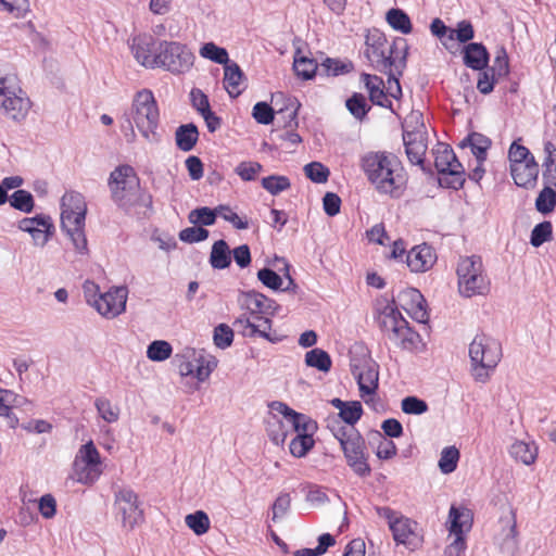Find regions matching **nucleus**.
I'll use <instances>...</instances> for the list:
<instances>
[{
	"mask_svg": "<svg viewBox=\"0 0 556 556\" xmlns=\"http://www.w3.org/2000/svg\"><path fill=\"white\" fill-rule=\"evenodd\" d=\"M94 407L99 416L108 424L117 422L121 416V409L117 405H114L106 397H97L94 401Z\"/></svg>",
	"mask_w": 556,
	"mask_h": 556,
	"instance_id": "nucleus-37",
	"label": "nucleus"
},
{
	"mask_svg": "<svg viewBox=\"0 0 556 556\" xmlns=\"http://www.w3.org/2000/svg\"><path fill=\"white\" fill-rule=\"evenodd\" d=\"M238 301L254 319L264 318L263 315H271L276 309L274 300L255 290L241 292Z\"/></svg>",
	"mask_w": 556,
	"mask_h": 556,
	"instance_id": "nucleus-17",
	"label": "nucleus"
},
{
	"mask_svg": "<svg viewBox=\"0 0 556 556\" xmlns=\"http://www.w3.org/2000/svg\"><path fill=\"white\" fill-rule=\"evenodd\" d=\"M434 154V166L437 170L445 175V177L440 179V182L455 190L462 188L465 182V170L453 150L447 146H440Z\"/></svg>",
	"mask_w": 556,
	"mask_h": 556,
	"instance_id": "nucleus-12",
	"label": "nucleus"
},
{
	"mask_svg": "<svg viewBox=\"0 0 556 556\" xmlns=\"http://www.w3.org/2000/svg\"><path fill=\"white\" fill-rule=\"evenodd\" d=\"M304 173L315 184L327 182L330 172L320 162H311L304 166Z\"/></svg>",
	"mask_w": 556,
	"mask_h": 556,
	"instance_id": "nucleus-51",
	"label": "nucleus"
},
{
	"mask_svg": "<svg viewBox=\"0 0 556 556\" xmlns=\"http://www.w3.org/2000/svg\"><path fill=\"white\" fill-rule=\"evenodd\" d=\"M378 323L389 340L403 350L414 351L420 342V336L393 304H388L380 313Z\"/></svg>",
	"mask_w": 556,
	"mask_h": 556,
	"instance_id": "nucleus-5",
	"label": "nucleus"
},
{
	"mask_svg": "<svg viewBox=\"0 0 556 556\" xmlns=\"http://www.w3.org/2000/svg\"><path fill=\"white\" fill-rule=\"evenodd\" d=\"M200 55L224 66L230 63L227 50L214 42L204 43L200 49Z\"/></svg>",
	"mask_w": 556,
	"mask_h": 556,
	"instance_id": "nucleus-42",
	"label": "nucleus"
},
{
	"mask_svg": "<svg viewBox=\"0 0 556 556\" xmlns=\"http://www.w3.org/2000/svg\"><path fill=\"white\" fill-rule=\"evenodd\" d=\"M233 341V330L226 324H219L214 329V343L219 349H226Z\"/></svg>",
	"mask_w": 556,
	"mask_h": 556,
	"instance_id": "nucleus-60",
	"label": "nucleus"
},
{
	"mask_svg": "<svg viewBox=\"0 0 556 556\" xmlns=\"http://www.w3.org/2000/svg\"><path fill=\"white\" fill-rule=\"evenodd\" d=\"M273 412H277L287 419V426L290 427V432L311 433L315 429V424L305 415L296 413L282 402L274 401L269 404Z\"/></svg>",
	"mask_w": 556,
	"mask_h": 556,
	"instance_id": "nucleus-18",
	"label": "nucleus"
},
{
	"mask_svg": "<svg viewBox=\"0 0 556 556\" xmlns=\"http://www.w3.org/2000/svg\"><path fill=\"white\" fill-rule=\"evenodd\" d=\"M233 326L240 331L244 337H254L260 336L265 339H269L268 331L271 328V321L269 318H257L247 317L242 315L238 317Z\"/></svg>",
	"mask_w": 556,
	"mask_h": 556,
	"instance_id": "nucleus-23",
	"label": "nucleus"
},
{
	"mask_svg": "<svg viewBox=\"0 0 556 556\" xmlns=\"http://www.w3.org/2000/svg\"><path fill=\"white\" fill-rule=\"evenodd\" d=\"M555 205L556 190H552L551 188L544 186L535 200V207L538 212L542 214H548L554 210Z\"/></svg>",
	"mask_w": 556,
	"mask_h": 556,
	"instance_id": "nucleus-48",
	"label": "nucleus"
},
{
	"mask_svg": "<svg viewBox=\"0 0 556 556\" xmlns=\"http://www.w3.org/2000/svg\"><path fill=\"white\" fill-rule=\"evenodd\" d=\"M242 79L243 73L237 63L230 62L224 66V86L231 98L241 94Z\"/></svg>",
	"mask_w": 556,
	"mask_h": 556,
	"instance_id": "nucleus-30",
	"label": "nucleus"
},
{
	"mask_svg": "<svg viewBox=\"0 0 556 556\" xmlns=\"http://www.w3.org/2000/svg\"><path fill=\"white\" fill-rule=\"evenodd\" d=\"M194 55L182 43L176 41L157 42L156 67L174 74L188 72L193 65Z\"/></svg>",
	"mask_w": 556,
	"mask_h": 556,
	"instance_id": "nucleus-11",
	"label": "nucleus"
},
{
	"mask_svg": "<svg viewBox=\"0 0 556 556\" xmlns=\"http://www.w3.org/2000/svg\"><path fill=\"white\" fill-rule=\"evenodd\" d=\"M510 174L517 186L531 188L538 179L539 165L534 159H530V161L526 163L511 165Z\"/></svg>",
	"mask_w": 556,
	"mask_h": 556,
	"instance_id": "nucleus-25",
	"label": "nucleus"
},
{
	"mask_svg": "<svg viewBox=\"0 0 556 556\" xmlns=\"http://www.w3.org/2000/svg\"><path fill=\"white\" fill-rule=\"evenodd\" d=\"M435 261V255L432 249L427 245H417L413 248L406 257L407 266L412 271L419 273L429 269Z\"/></svg>",
	"mask_w": 556,
	"mask_h": 556,
	"instance_id": "nucleus-24",
	"label": "nucleus"
},
{
	"mask_svg": "<svg viewBox=\"0 0 556 556\" xmlns=\"http://www.w3.org/2000/svg\"><path fill=\"white\" fill-rule=\"evenodd\" d=\"M376 511L379 517L387 520L393 540L397 544H403L412 551L420 545L421 538L416 532L417 523L415 521L390 507H376Z\"/></svg>",
	"mask_w": 556,
	"mask_h": 556,
	"instance_id": "nucleus-10",
	"label": "nucleus"
},
{
	"mask_svg": "<svg viewBox=\"0 0 556 556\" xmlns=\"http://www.w3.org/2000/svg\"><path fill=\"white\" fill-rule=\"evenodd\" d=\"M29 109L30 101L20 88L16 76L0 71V110L12 119L22 121Z\"/></svg>",
	"mask_w": 556,
	"mask_h": 556,
	"instance_id": "nucleus-9",
	"label": "nucleus"
},
{
	"mask_svg": "<svg viewBox=\"0 0 556 556\" xmlns=\"http://www.w3.org/2000/svg\"><path fill=\"white\" fill-rule=\"evenodd\" d=\"M186 526L191 529L197 535H203L210 530V518L203 510H197L185 517Z\"/></svg>",
	"mask_w": 556,
	"mask_h": 556,
	"instance_id": "nucleus-41",
	"label": "nucleus"
},
{
	"mask_svg": "<svg viewBox=\"0 0 556 556\" xmlns=\"http://www.w3.org/2000/svg\"><path fill=\"white\" fill-rule=\"evenodd\" d=\"M24 397L16 395L14 392L0 388V416L7 417L12 428L17 425V418L11 414L15 406L22 405Z\"/></svg>",
	"mask_w": 556,
	"mask_h": 556,
	"instance_id": "nucleus-32",
	"label": "nucleus"
},
{
	"mask_svg": "<svg viewBox=\"0 0 556 556\" xmlns=\"http://www.w3.org/2000/svg\"><path fill=\"white\" fill-rule=\"evenodd\" d=\"M86 215L76 214V212L61 211V227L70 237L75 250L80 254L88 253L87 239L85 236Z\"/></svg>",
	"mask_w": 556,
	"mask_h": 556,
	"instance_id": "nucleus-15",
	"label": "nucleus"
},
{
	"mask_svg": "<svg viewBox=\"0 0 556 556\" xmlns=\"http://www.w3.org/2000/svg\"><path fill=\"white\" fill-rule=\"evenodd\" d=\"M353 374L363 399L376 394L379 382V365L375 361L364 359L361 364L354 366Z\"/></svg>",
	"mask_w": 556,
	"mask_h": 556,
	"instance_id": "nucleus-16",
	"label": "nucleus"
},
{
	"mask_svg": "<svg viewBox=\"0 0 556 556\" xmlns=\"http://www.w3.org/2000/svg\"><path fill=\"white\" fill-rule=\"evenodd\" d=\"M130 115L141 135L151 140L159 125L160 113L154 96L150 90L143 89L136 93Z\"/></svg>",
	"mask_w": 556,
	"mask_h": 556,
	"instance_id": "nucleus-8",
	"label": "nucleus"
},
{
	"mask_svg": "<svg viewBox=\"0 0 556 556\" xmlns=\"http://www.w3.org/2000/svg\"><path fill=\"white\" fill-rule=\"evenodd\" d=\"M450 532L453 535H462L469 531L472 526V514L466 507L452 506L448 514Z\"/></svg>",
	"mask_w": 556,
	"mask_h": 556,
	"instance_id": "nucleus-27",
	"label": "nucleus"
},
{
	"mask_svg": "<svg viewBox=\"0 0 556 556\" xmlns=\"http://www.w3.org/2000/svg\"><path fill=\"white\" fill-rule=\"evenodd\" d=\"M290 186V180L286 176L273 175L262 179V187L274 195L288 190Z\"/></svg>",
	"mask_w": 556,
	"mask_h": 556,
	"instance_id": "nucleus-52",
	"label": "nucleus"
},
{
	"mask_svg": "<svg viewBox=\"0 0 556 556\" xmlns=\"http://www.w3.org/2000/svg\"><path fill=\"white\" fill-rule=\"evenodd\" d=\"M257 279L270 290H280L282 278L273 269L262 268L257 271Z\"/></svg>",
	"mask_w": 556,
	"mask_h": 556,
	"instance_id": "nucleus-61",
	"label": "nucleus"
},
{
	"mask_svg": "<svg viewBox=\"0 0 556 556\" xmlns=\"http://www.w3.org/2000/svg\"><path fill=\"white\" fill-rule=\"evenodd\" d=\"M172 345L164 340H155L148 345L147 357L153 362H163L172 355Z\"/></svg>",
	"mask_w": 556,
	"mask_h": 556,
	"instance_id": "nucleus-46",
	"label": "nucleus"
},
{
	"mask_svg": "<svg viewBox=\"0 0 556 556\" xmlns=\"http://www.w3.org/2000/svg\"><path fill=\"white\" fill-rule=\"evenodd\" d=\"M509 454L516 460H519L525 465H531L536 459L538 447L523 441H516L511 444Z\"/></svg>",
	"mask_w": 556,
	"mask_h": 556,
	"instance_id": "nucleus-35",
	"label": "nucleus"
},
{
	"mask_svg": "<svg viewBox=\"0 0 556 556\" xmlns=\"http://www.w3.org/2000/svg\"><path fill=\"white\" fill-rule=\"evenodd\" d=\"M61 211L76 212V214L87 213V204L81 193L76 191L66 192L61 199Z\"/></svg>",
	"mask_w": 556,
	"mask_h": 556,
	"instance_id": "nucleus-38",
	"label": "nucleus"
},
{
	"mask_svg": "<svg viewBox=\"0 0 556 556\" xmlns=\"http://www.w3.org/2000/svg\"><path fill=\"white\" fill-rule=\"evenodd\" d=\"M403 68L404 67H391L390 71L383 72L388 75V94L394 99H399L402 96V88L399 77L402 75Z\"/></svg>",
	"mask_w": 556,
	"mask_h": 556,
	"instance_id": "nucleus-63",
	"label": "nucleus"
},
{
	"mask_svg": "<svg viewBox=\"0 0 556 556\" xmlns=\"http://www.w3.org/2000/svg\"><path fill=\"white\" fill-rule=\"evenodd\" d=\"M402 307L418 323L428 320L426 301L422 294L414 288L402 291L399 295Z\"/></svg>",
	"mask_w": 556,
	"mask_h": 556,
	"instance_id": "nucleus-21",
	"label": "nucleus"
},
{
	"mask_svg": "<svg viewBox=\"0 0 556 556\" xmlns=\"http://www.w3.org/2000/svg\"><path fill=\"white\" fill-rule=\"evenodd\" d=\"M501 522L503 525L498 543L501 553L504 556H516L519 542L515 513L509 510L507 516L501 518Z\"/></svg>",
	"mask_w": 556,
	"mask_h": 556,
	"instance_id": "nucleus-19",
	"label": "nucleus"
},
{
	"mask_svg": "<svg viewBox=\"0 0 556 556\" xmlns=\"http://www.w3.org/2000/svg\"><path fill=\"white\" fill-rule=\"evenodd\" d=\"M314 446L312 433L296 434L290 442V453L295 457H303Z\"/></svg>",
	"mask_w": 556,
	"mask_h": 556,
	"instance_id": "nucleus-45",
	"label": "nucleus"
},
{
	"mask_svg": "<svg viewBox=\"0 0 556 556\" xmlns=\"http://www.w3.org/2000/svg\"><path fill=\"white\" fill-rule=\"evenodd\" d=\"M75 460H79V464H88L90 467L102 466L100 454L92 441L80 446Z\"/></svg>",
	"mask_w": 556,
	"mask_h": 556,
	"instance_id": "nucleus-44",
	"label": "nucleus"
},
{
	"mask_svg": "<svg viewBox=\"0 0 556 556\" xmlns=\"http://www.w3.org/2000/svg\"><path fill=\"white\" fill-rule=\"evenodd\" d=\"M353 68L352 63H345L338 59L327 58L320 64V70L325 72L326 75L338 76L342 74L350 73Z\"/></svg>",
	"mask_w": 556,
	"mask_h": 556,
	"instance_id": "nucleus-55",
	"label": "nucleus"
},
{
	"mask_svg": "<svg viewBox=\"0 0 556 556\" xmlns=\"http://www.w3.org/2000/svg\"><path fill=\"white\" fill-rule=\"evenodd\" d=\"M346 109L349 112L356 118L362 121L368 110L369 106L367 105L366 98L362 93H354L351 98L346 100Z\"/></svg>",
	"mask_w": 556,
	"mask_h": 556,
	"instance_id": "nucleus-50",
	"label": "nucleus"
},
{
	"mask_svg": "<svg viewBox=\"0 0 556 556\" xmlns=\"http://www.w3.org/2000/svg\"><path fill=\"white\" fill-rule=\"evenodd\" d=\"M266 431L270 441L276 444H282L290 433V427L287 426V419L277 412L269 408V414L265 419Z\"/></svg>",
	"mask_w": 556,
	"mask_h": 556,
	"instance_id": "nucleus-26",
	"label": "nucleus"
},
{
	"mask_svg": "<svg viewBox=\"0 0 556 556\" xmlns=\"http://www.w3.org/2000/svg\"><path fill=\"white\" fill-rule=\"evenodd\" d=\"M491 140L479 132L469 134L462 142L460 148L470 147L472 154L476 156L477 162H484L486 151L491 147Z\"/></svg>",
	"mask_w": 556,
	"mask_h": 556,
	"instance_id": "nucleus-31",
	"label": "nucleus"
},
{
	"mask_svg": "<svg viewBox=\"0 0 556 556\" xmlns=\"http://www.w3.org/2000/svg\"><path fill=\"white\" fill-rule=\"evenodd\" d=\"M128 290L126 287H115L93 300L92 306L104 317L113 318L126 308Z\"/></svg>",
	"mask_w": 556,
	"mask_h": 556,
	"instance_id": "nucleus-14",
	"label": "nucleus"
},
{
	"mask_svg": "<svg viewBox=\"0 0 556 556\" xmlns=\"http://www.w3.org/2000/svg\"><path fill=\"white\" fill-rule=\"evenodd\" d=\"M386 20L393 29L402 34H409L412 31L410 18L401 9H390L387 12Z\"/></svg>",
	"mask_w": 556,
	"mask_h": 556,
	"instance_id": "nucleus-39",
	"label": "nucleus"
},
{
	"mask_svg": "<svg viewBox=\"0 0 556 556\" xmlns=\"http://www.w3.org/2000/svg\"><path fill=\"white\" fill-rule=\"evenodd\" d=\"M458 289L463 296L471 298L489 292L490 281L478 255L462 256L457 264Z\"/></svg>",
	"mask_w": 556,
	"mask_h": 556,
	"instance_id": "nucleus-6",
	"label": "nucleus"
},
{
	"mask_svg": "<svg viewBox=\"0 0 556 556\" xmlns=\"http://www.w3.org/2000/svg\"><path fill=\"white\" fill-rule=\"evenodd\" d=\"M362 78L368 90L370 101L383 108H391L392 103L383 90V80L370 74H363Z\"/></svg>",
	"mask_w": 556,
	"mask_h": 556,
	"instance_id": "nucleus-28",
	"label": "nucleus"
},
{
	"mask_svg": "<svg viewBox=\"0 0 556 556\" xmlns=\"http://www.w3.org/2000/svg\"><path fill=\"white\" fill-rule=\"evenodd\" d=\"M552 239V224L549 222H543L538 224L532 232L530 243L538 248L542 245L544 242L549 241Z\"/></svg>",
	"mask_w": 556,
	"mask_h": 556,
	"instance_id": "nucleus-59",
	"label": "nucleus"
},
{
	"mask_svg": "<svg viewBox=\"0 0 556 556\" xmlns=\"http://www.w3.org/2000/svg\"><path fill=\"white\" fill-rule=\"evenodd\" d=\"M131 51L135 59L143 66L155 68L157 60V42L150 36L134 38Z\"/></svg>",
	"mask_w": 556,
	"mask_h": 556,
	"instance_id": "nucleus-20",
	"label": "nucleus"
},
{
	"mask_svg": "<svg viewBox=\"0 0 556 556\" xmlns=\"http://www.w3.org/2000/svg\"><path fill=\"white\" fill-rule=\"evenodd\" d=\"M198 139H199L198 127L192 123L181 125L176 129V132H175L176 144L184 152H188V151L192 150L193 147L195 146V143L198 142Z\"/></svg>",
	"mask_w": 556,
	"mask_h": 556,
	"instance_id": "nucleus-33",
	"label": "nucleus"
},
{
	"mask_svg": "<svg viewBox=\"0 0 556 556\" xmlns=\"http://www.w3.org/2000/svg\"><path fill=\"white\" fill-rule=\"evenodd\" d=\"M489 61V53L482 43L472 42L464 49V63L477 71L486 67Z\"/></svg>",
	"mask_w": 556,
	"mask_h": 556,
	"instance_id": "nucleus-29",
	"label": "nucleus"
},
{
	"mask_svg": "<svg viewBox=\"0 0 556 556\" xmlns=\"http://www.w3.org/2000/svg\"><path fill=\"white\" fill-rule=\"evenodd\" d=\"M114 506L116 518L126 530H132L143 519L139 497L129 488H123L115 493Z\"/></svg>",
	"mask_w": 556,
	"mask_h": 556,
	"instance_id": "nucleus-13",
	"label": "nucleus"
},
{
	"mask_svg": "<svg viewBox=\"0 0 556 556\" xmlns=\"http://www.w3.org/2000/svg\"><path fill=\"white\" fill-rule=\"evenodd\" d=\"M252 116L258 124L268 125L274 121L275 112L266 102H257L253 106Z\"/></svg>",
	"mask_w": 556,
	"mask_h": 556,
	"instance_id": "nucleus-64",
	"label": "nucleus"
},
{
	"mask_svg": "<svg viewBox=\"0 0 556 556\" xmlns=\"http://www.w3.org/2000/svg\"><path fill=\"white\" fill-rule=\"evenodd\" d=\"M508 159L511 166L514 164L526 163L530 161V159H534V156L530 153L528 148L514 141L508 151Z\"/></svg>",
	"mask_w": 556,
	"mask_h": 556,
	"instance_id": "nucleus-62",
	"label": "nucleus"
},
{
	"mask_svg": "<svg viewBox=\"0 0 556 556\" xmlns=\"http://www.w3.org/2000/svg\"><path fill=\"white\" fill-rule=\"evenodd\" d=\"M403 141L409 162L414 165H422L427 151V144L424 141L422 134L419 130L405 129Z\"/></svg>",
	"mask_w": 556,
	"mask_h": 556,
	"instance_id": "nucleus-22",
	"label": "nucleus"
},
{
	"mask_svg": "<svg viewBox=\"0 0 556 556\" xmlns=\"http://www.w3.org/2000/svg\"><path fill=\"white\" fill-rule=\"evenodd\" d=\"M365 46V56L375 70L388 72L391 67L405 66L406 42L404 39L389 43L386 35L374 28L367 31Z\"/></svg>",
	"mask_w": 556,
	"mask_h": 556,
	"instance_id": "nucleus-3",
	"label": "nucleus"
},
{
	"mask_svg": "<svg viewBox=\"0 0 556 556\" xmlns=\"http://www.w3.org/2000/svg\"><path fill=\"white\" fill-rule=\"evenodd\" d=\"M231 252L225 240L214 242L210 255V264L213 268L224 269L231 263Z\"/></svg>",
	"mask_w": 556,
	"mask_h": 556,
	"instance_id": "nucleus-34",
	"label": "nucleus"
},
{
	"mask_svg": "<svg viewBox=\"0 0 556 556\" xmlns=\"http://www.w3.org/2000/svg\"><path fill=\"white\" fill-rule=\"evenodd\" d=\"M108 186L113 202L124 212L152 208V195L141 189L139 177L130 165L117 166L110 174Z\"/></svg>",
	"mask_w": 556,
	"mask_h": 556,
	"instance_id": "nucleus-2",
	"label": "nucleus"
},
{
	"mask_svg": "<svg viewBox=\"0 0 556 556\" xmlns=\"http://www.w3.org/2000/svg\"><path fill=\"white\" fill-rule=\"evenodd\" d=\"M299 52L294 56L293 68L298 76L303 79H311L316 74L318 65L315 60L307 56H299Z\"/></svg>",
	"mask_w": 556,
	"mask_h": 556,
	"instance_id": "nucleus-43",
	"label": "nucleus"
},
{
	"mask_svg": "<svg viewBox=\"0 0 556 556\" xmlns=\"http://www.w3.org/2000/svg\"><path fill=\"white\" fill-rule=\"evenodd\" d=\"M188 219L193 225L211 226L216 220V211L210 207H199L189 213Z\"/></svg>",
	"mask_w": 556,
	"mask_h": 556,
	"instance_id": "nucleus-56",
	"label": "nucleus"
},
{
	"mask_svg": "<svg viewBox=\"0 0 556 556\" xmlns=\"http://www.w3.org/2000/svg\"><path fill=\"white\" fill-rule=\"evenodd\" d=\"M334 438L340 442L348 465L353 471L365 477L370 473V467L365 456V441L354 427L338 425L331 429Z\"/></svg>",
	"mask_w": 556,
	"mask_h": 556,
	"instance_id": "nucleus-7",
	"label": "nucleus"
},
{
	"mask_svg": "<svg viewBox=\"0 0 556 556\" xmlns=\"http://www.w3.org/2000/svg\"><path fill=\"white\" fill-rule=\"evenodd\" d=\"M11 205L24 213H30L34 208V198L30 192L20 189L11 195Z\"/></svg>",
	"mask_w": 556,
	"mask_h": 556,
	"instance_id": "nucleus-54",
	"label": "nucleus"
},
{
	"mask_svg": "<svg viewBox=\"0 0 556 556\" xmlns=\"http://www.w3.org/2000/svg\"><path fill=\"white\" fill-rule=\"evenodd\" d=\"M401 409L406 415H422L428 412L429 407L425 400L409 395L401 401Z\"/></svg>",
	"mask_w": 556,
	"mask_h": 556,
	"instance_id": "nucleus-49",
	"label": "nucleus"
},
{
	"mask_svg": "<svg viewBox=\"0 0 556 556\" xmlns=\"http://www.w3.org/2000/svg\"><path fill=\"white\" fill-rule=\"evenodd\" d=\"M493 76L497 79L506 77L509 73L508 56L506 50L501 47L496 50V55L493 65L488 68Z\"/></svg>",
	"mask_w": 556,
	"mask_h": 556,
	"instance_id": "nucleus-53",
	"label": "nucleus"
},
{
	"mask_svg": "<svg viewBox=\"0 0 556 556\" xmlns=\"http://www.w3.org/2000/svg\"><path fill=\"white\" fill-rule=\"evenodd\" d=\"M216 366L217 362L215 358L207 359L200 355L195 358V367L192 376H194L199 382H203L210 377Z\"/></svg>",
	"mask_w": 556,
	"mask_h": 556,
	"instance_id": "nucleus-58",
	"label": "nucleus"
},
{
	"mask_svg": "<svg viewBox=\"0 0 556 556\" xmlns=\"http://www.w3.org/2000/svg\"><path fill=\"white\" fill-rule=\"evenodd\" d=\"M74 475L77 482L83 484H92L102 475V467H90L88 464H79V460H75Z\"/></svg>",
	"mask_w": 556,
	"mask_h": 556,
	"instance_id": "nucleus-36",
	"label": "nucleus"
},
{
	"mask_svg": "<svg viewBox=\"0 0 556 556\" xmlns=\"http://www.w3.org/2000/svg\"><path fill=\"white\" fill-rule=\"evenodd\" d=\"M363 407L361 402L351 401L348 405L339 413L340 418L348 424L346 427H353L362 417Z\"/></svg>",
	"mask_w": 556,
	"mask_h": 556,
	"instance_id": "nucleus-57",
	"label": "nucleus"
},
{
	"mask_svg": "<svg viewBox=\"0 0 556 556\" xmlns=\"http://www.w3.org/2000/svg\"><path fill=\"white\" fill-rule=\"evenodd\" d=\"M305 364L308 367L316 368L323 372H328L331 368V358L329 354L321 349H313L305 354Z\"/></svg>",
	"mask_w": 556,
	"mask_h": 556,
	"instance_id": "nucleus-40",
	"label": "nucleus"
},
{
	"mask_svg": "<svg viewBox=\"0 0 556 556\" xmlns=\"http://www.w3.org/2000/svg\"><path fill=\"white\" fill-rule=\"evenodd\" d=\"M362 168L379 193L392 198L402 195L406 176L396 156L386 152H369L362 157Z\"/></svg>",
	"mask_w": 556,
	"mask_h": 556,
	"instance_id": "nucleus-1",
	"label": "nucleus"
},
{
	"mask_svg": "<svg viewBox=\"0 0 556 556\" xmlns=\"http://www.w3.org/2000/svg\"><path fill=\"white\" fill-rule=\"evenodd\" d=\"M472 376L476 381L485 382L502 358L498 341L484 334L476 336L469 345Z\"/></svg>",
	"mask_w": 556,
	"mask_h": 556,
	"instance_id": "nucleus-4",
	"label": "nucleus"
},
{
	"mask_svg": "<svg viewBox=\"0 0 556 556\" xmlns=\"http://www.w3.org/2000/svg\"><path fill=\"white\" fill-rule=\"evenodd\" d=\"M459 459V451L455 446L444 447L439 459V468L441 472L447 475L453 472Z\"/></svg>",
	"mask_w": 556,
	"mask_h": 556,
	"instance_id": "nucleus-47",
	"label": "nucleus"
}]
</instances>
